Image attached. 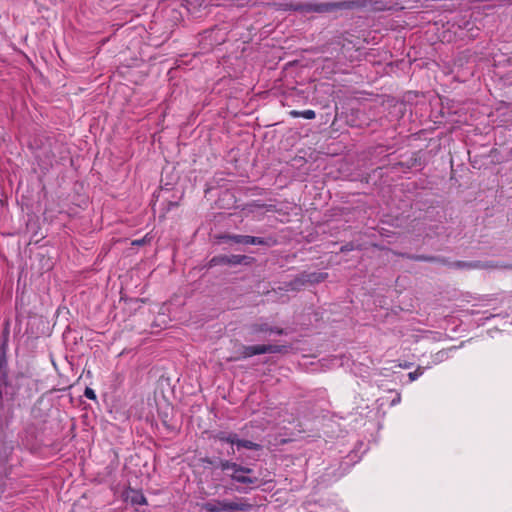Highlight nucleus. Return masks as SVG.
Instances as JSON below:
<instances>
[{
	"label": "nucleus",
	"mask_w": 512,
	"mask_h": 512,
	"mask_svg": "<svg viewBox=\"0 0 512 512\" xmlns=\"http://www.w3.org/2000/svg\"><path fill=\"white\" fill-rule=\"evenodd\" d=\"M219 460H221V459L220 458H210V457H204V458L200 459L202 464L209 466V467H213V468H219V466H218Z\"/></svg>",
	"instance_id": "obj_14"
},
{
	"label": "nucleus",
	"mask_w": 512,
	"mask_h": 512,
	"mask_svg": "<svg viewBox=\"0 0 512 512\" xmlns=\"http://www.w3.org/2000/svg\"><path fill=\"white\" fill-rule=\"evenodd\" d=\"M224 241H232L238 244L245 245H267L268 242L262 237H255L249 235H224L221 237Z\"/></svg>",
	"instance_id": "obj_4"
},
{
	"label": "nucleus",
	"mask_w": 512,
	"mask_h": 512,
	"mask_svg": "<svg viewBox=\"0 0 512 512\" xmlns=\"http://www.w3.org/2000/svg\"><path fill=\"white\" fill-rule=\"evenodd\" d=\"M424 373V369L421 368V367H418L415 371L413 372H410L408 374V377L410 379V381H415L417 380L420 376H422Z\"/></svg>",
	"instance_id": "obj_16"
},
{
	"label": "nucleus",
	"mask_w": 512,
	"mask_h": 512,
	"mask_svg": "<svg viewBox=\"0 0 512 512\" xmlns=\"http://www.w3.org/2000/svg\"><path fill=\"white\" fill-rule=\"evenodd\" d=\"M249 257L244 255L220 256L212 259L215 264L240 265L246 264Z\"/></svg>",
	"instance_id": "obj_5"
},
{
	"label": "nucleus",
	"mask_w": 512,
	"mask_h": 512,
	"mask_svg": "<svg viewBox=\"0 0 512 512\" xmlns=\"http://www.w3.org/2000/svg\"><path fill=\"white\" fill-rule=\"evenodd\" d=\"M415 259L422 260V261H436L437 260L435 257H425V256H418Z\"/></svg>",
	"instance_id": "obj_20"
},
{
	"label": "nucleus",
	"mask_w": 512,
	"mask_h": 512,
	"mask_svg": "<svg viewBox=\"0 0 512 512\" xmlns=\"http://www.w3.org/2000/svg\"><path fill=\"white\" fill-rule=\"evenodd\" d=\"M452 266L455 268H460V269H475V268L480 267L478 262H465V261H457V262L453 263Z\"/></svg>",
	"instance_id": "obj_12"
},
{
	"label": "nucleus",
	"mask_w": 512,
	"mask_h": 512,
	"mask_svg": "<svg viewBox=\"0 0 512 512\" xmlns=\"http://www.w3.org/2000/svg\"><path fill=\"white\" fill-rule=\"evenodd\" d=\"M281 351L282 347L279 345H250L243 347L242 356L243 358H249L265 353H280Z\"/></svg>",
	"instance_id": "obj_3"
},
{
	"label": "nucleus",
	"mask_w": 512,
	"mask_h": 512,
	"mask_svg": "<svg viewBox=\"0 0 512 512\" xmlns=\"http://www.w3.org/2000/svg\"><path fill=\"white\" fill-rule=\"evenodd\" d=\"M85 396L88 398V399H92L94 400L96 398V395H95V392L93 389L91 388H86L85 390Z\"/></svg>",
	"instance_id": "obj_17"
},
{
	"label": "nucleus",
	"mask_w": 512,
	"mask_h": 512,
	"mask_svg": "<svg viewBox=\"0 0 512 512\" xmlns=\"http://www.w3.org/2000/svg\"><path fill=\"white\" fill-rule=\"evenodd\" d=\"M219 32H221L220 29H213L211 31H207V32H205L204 38L205 39H208V38L212 39L213 35L214 34H218Z\"/></svg>",
	"instance_id": "obj_18"
},
{
	"label": "nucleus",
	"mask_w": 512,
	"mask_h": 512,
	"mask_svg": "<svg viewBox=\"0 0 512 512\" xmlns=\"http://www.w3.org/2000/svg\"><path fill=\"white\" fill-rule=\"evenodd\" d=\"M252 472L253 470L248 468V471H235L230 475V477L232 480L242 484H254L257 479L246 475Z\"/></svg>",
	"instance_id": "obj_8"
},
{
	"label": "nucleus",
	"mask_w": 512,
	"mask_h": 512,
	"mask_svg": "<svg viewBox=\"0 0 512 512\" xmlns=\"http://www.w3.org/2000/svg\"><path fill=\"white\" fill-rule=\"evenodd\" d=\"M206 512H243L251 508V505L245 501L211 500L202 505Z\"/></svg>",
	"instance_id": "obj_2"
},
{
	"label": "nucleus",
	"mask_w": 512,
	"mask_h": 512,
	"mask_svg": "<svg viewBox=\"0 0 512 512\" xmlns=\"http://www.w3.org/2000/svg\"><path fill=\"white\" fill-rule=\"evenodd\" d=\"M326 274H315V273H312V274H309V275H306L305 277H300V278H297L295 279L293 282H291L289 284V286L291 287L290 289L291 290H295V289H298L300 288L301 286H303L306 282H319L321 280H323L325 278Z\"/></svg>",
	"instance_id": "obj_6"
},
{
	"label": "nucleus",
	"mask_w": 512,
	"mask_h": 512,
	"mask_svg": "<svg viewBox=\"0 0 512 512\" xmlns=\"http://www.w3.org/2000/svg\"><path fill=\"white\" fill-rule=\"evenodd\" d=\"M289 114L293 118L302 117V118L309 119V120H312L316 117L315 111L311 110V109L304 110V111L292 110L289 112Z\"/></svg>",
	"instance_id": "obj_11"
},
{
	"label": "nucleus",
	"mask_w": 512,
	"mask_h": 512,
	"mask_svg": "<svg viewBox=\"0 0 512 512\" xmlns=\"http://www.w3.org/2000/svg\"><path fill=\"white\" fill-rule=\"evenodd\" d=\"M237 434L234 432L218 431L213 435V438L221 443H228L232 445L231 451H228V455H234L235 450L233 448L236 441Z\"/></svg>",
	"instance_id": "obj_7"
},
{
	"label": "nucleus",
	"mask_w": 512,
	"mask_h": 512,
	"mask_svg": "<svg viewBox=\"0 0 512 512\" xmlns=\"http://www.w3.org/2000/svg\"><path fill=\"white\" fill-rule=\"evenodd\" d=\"M234 446H236L237 449L245 448V449L257 450V451L261 450V448H262V446L260 444L255 443V442L250 441V440L240 439L238 435L236 437V441L234 443Z\"/></svg>",
	"instance_id": "obj_10"
},
{
	"label": "nucleus",
	"mask_w": 512,
	"mask_h": 512,
	"mask_svg": "<svg viewBox=\"0 0 512 512\" xmlns=\"http://www.w3.org/2000/svg\"><path fill=\"white\" fill-rule=\"evenodd\" d=\"M219 468L222 471H229L231 470L232 473L235 471H248V467L242 466L236 462L230 461V460H219Z\"/></svg>",
	"instance_id": "obj_9"
},
{
	"label": "nucleus",
	"mask_w": 512,
	"mask_h": 512,
	"mask_svg": "<svg viewBox=\"0 0 512 512\" xmlns=\"http://www.w3.org/2000/svg\"><path fill=\"white\" fill-rule=\"evenodd\" d=\"M144 243V240H136L133 242V244L141 245Z\"/></svg>",
	"instance_id": "obj_22"
},
{
	"label": "nucleus",
	"mask_w": 512,
	"mask_h": 512,
	"mask_svg": "<svg viewBox=\"0 0 512 512\" xmlns=\"http://www.w3.org/2000/svg\"><path fill=\"white\" fill-rule=\"evenodd\" d=\"M269 332L281 335L283 334V329L277 327H269Z\"/></svg>",
	"instance_id": "obj_19"
},
{
	"label": "nucleus",
	"mask_w": 512,
	"mask_h": 512,
	"mask_svg": "<svg viewBox=\"0 0 512 512\" xmlns=\"http://www.w3.org/2000/svg\"><path fill=\"white\" fill-rule=\"evenodd\" d=\"M400 401V398L393 400V404L398 403Z\"/></svg>",
	"instance_id": "obj_23"
},
{
	"label": "nucleus",
	"mask_w": 512,
	"mask_h": 512,
	"mask_svg": "<svg viewBox=\"0 0 512 512\" xmlns=\"http://www.w3.org/2000/svg\"><path fill=\"white\" fill-rule=\"evenodd\" d=\"M131 503L135 505H144L146 504V498L142 493L133 491V496L130 498Z\"/></svg>",
	"instance_id": "obj_13"
},
{
	"label": "nucleus",
	"mask_w": 512,
	"mask_h": 512,
	"mask_svg": "<svg viewBox=\"0 0 512 512\" xmlns=\"http://www.w3.org/2000/svg\"><path fill=\"white\" fill-rule=\"evenodd\" d=\"M269 327L270 326L267 323L253 324L251 326V330L255 334H257V333H264V332H269Z\"/></svg>",
	"instance_id": "obj_15"
},
{
	"label": "nucleus",
	"mask_w": 512,
	"mask_h": 512,
	"mask_svg": "<svg viewBox=\"0 0 512 512\" xmlns=\"http://www.w3.org/2000/svg\"><path fill=\"white\" fill-rule=\"evenodd\" d=\"M225 41V37H224V34L220 37H218L217 39H215V44H220L222 42Z\"/></svg>",
	"instance_id": "obj_21"
},
{
	"label": "nucleus",
	"mask_w": 512,
	"mask_h": 512,
	"mask_svg": "<svg viewBox=\"0 0 512 512\" xmlns=\"http://www.w3.org/2000/svg\"><path fill=\"white\" fill-rule=\"evenodd\" d=\"M362 4L359 1H344V2H334V3H307V4H285L283 5V10H295L302 12H330L339 9H351L354 7L361 6Z\"/></svg>",
	"instance_id": "obj_1"
}]
</instances>
